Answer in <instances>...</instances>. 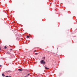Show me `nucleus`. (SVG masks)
I'll return each instance as SVG.
<instances>
[{
	"label": "nucleus",
	"mask_w": 77,
	"mask_h": 77,
	"mask_svg": "<svg viewBox=\"0 0 77 77\" xmlns=\"http://www.w3.org/2000/svg\"><path fill=\"white\" fill-rule=\"evenodd\" d=\"M41 64H44V65H45V62L44 61V60H42L41 61Z\"/></svg>",
	"instance_id": "f257e3e1"
},
{
	"label": "nucleus",
	"mask_w": 77,
	"mask_h": 77,
	"mask_svg": "<svg viewBox=\"0 0 77 77\" xmlns=\"http://www.w3.org/2000/svg\"><path fill=\"white\" fill-rule=\"evenodd\" d=\"M18 71H23V70L21 69H18Z\"/></svg>",
	"instance_id": "f03ea898"
},
{
	"label": "nucleus",
	"mask_w": 77,
	"mask_h": 77,
	"mask_svg": "<svg viewBox=\"0 0 77 77\" xmlns=\"http://www.w3.org/2000/svg\"><path fill=\"white\" fill-rule=\"evenodd\" d=\"M6 72H12V71H10V70H9V71H7Z\"/></svg>",
	"instance_id": "7ed1b4c3"
},
{
	"label": "nucleus",
	"mask_w": 77,
	"mask_h": 77,
	"mask_svg": "<svg viewBox=\"0 0 77 77\" xmlns=\"http://www.w3.org/2000/svg\"><path fill=\"white\" fill-rule=\"evenodd\" d=\"M2 75L3 77H5V75H4V73L2 74Z\"/></svg>",
	"instance_id": "20e7f679"
},
{
	"label": "nucleus",
	"mask_w": 77,
	"mask_h": 77,
	"mask_svg": "<svg viewBox=\"0 0 77 77\" xmlns=\"http://www.w3.org/2000/svg\"><path fill=\"white\" fill-rule=\"evenodd\" d=\"M26 38H30V36H29V35H27L26 36Z\"/></svg>",
	"instance_id": "39448f33"
},
{
	"label": "nucleus",
	"mask_w": 77,
	"mask_h": 77,
	"mask_svg": "<svg viewBox=\"0 0 77 77\" xmlns=\"http://www.w3.org/2000/svg\"><path fill=\"white\" fill-rule=\"evenodd\" d=\"M45 68L46 69H49V68H48L46 67H45Z\"/></svg>",
	"instance_id": "423d86ee"
},
{
	"label": "nucleus",
	"mask_w": 77,
	"mask_h": 77,
	"mask_svg": "<svg viewBox=\"0 0 77 77\" xmlns=\"http://www.w3.org/2000/svg\"><path fill=\"white\" fill-rule=\"evenodd\" d=\"M45 57H44L43 58V59H44V60H45Z\"/></svg>",
	"instance_id": "0eeeda50"
},
{
	"label": "nucleus",
	"mask_w": 77,
	"mask_h": 77,
	"mask_svg": "<svg viewBox=\"0 0 77 77\" xmlns=\"http://www.w3.org/2000/svg\"><path fill=\"white\" fill-rule=\"evenodd\" d=\"M38 54V53H35V55H37Z\"/></svg>",
	"instance_id": "6e6552de"
},
{
	"label": "nucleus",
	"mask_w": 77,
	"mask_h": 77,
	"mask_svg": "<svg viewBox=\"0 0 77 77\" xmlns=\"http://www.w3.org/2000/svg\"><path fill=\"white\" fill-rule=\"evenodd\" d=\"M6 48H7V47L6 46H5V49H6Z\"/></svg>",
	"instance_id": "1a4fd4ad"
},
{
	"label": "nucleus",
	"mask_w": 77,
	"mask_h": 77,
	"mask_svg": "<svg viewBox=\"0 0 77 77\" xmlns=\"http://www.w3.org/2000/svg\"><path fill=\"white\" fill-rule=\"evenodd\" d=\"M30 75V73H29L28 75Z\"/></svg>",
	"instance_id": "9d476101"
},
{
	"label": "nucleus",
	"mask_w": 77,
	"mask_h": 77,
	"mask_svg": "<svg viewBox=\"0 0 77 77\" xmlns=\"http://www.w3.org/2000/svg\"><path fill=\"white\" fill-rule=\"evenodd\" d=\"M5 77H9V76H6Z\"/></svg>",
	"instance_id": "9b49d317"
},
{
	"label": "nucleus",
	"mask_w": 77,
	"mask_h": 77,
	"mask_svg": "<svg viewBox=\"0 0 77 77\" xmlns=\"http://www.w3.org/2000/svg\"><path fill=\"white\" fill-rule=\"evenodd\" d=\"M2 66V65H0V67H1Z\"/></svg>",
	"instance_id": "f8f14e48"
},
{
	"label": "nucleus",
	"mask_w": 77,
	"mask_h": 77,
	"mask_svg": "<svg viewBox=\"0 0 77 77\" xmlns=\"http://www.w3.org/2000/svg\"><path fill=\"white\" fill-rule=\"evenodd\" d=\"M27 73H29V72H27Z\"/></svg>",
	"instance_id": "ddd939ff"
},
{
	"label": "nucleus",
	"mask_w": 77,
	"mask_h": 77,
	"mask_svg": "<svg viewBox=\"0 0 77 77\" xmlns=\"http://www.w3.org/2000/svg\"><path fill=\"white\" fill-rule=\"evenodd\" d=\"M7 53H8V54H9V53L8 52Z\"/></svg>",
	"instance_id": "4468645a"
},
{
	"label": "nucleus",
	"mask_w": 77,
	"mask_h": 77,
	"mask_svg": "<svg viewBox=\"0 0 77 77\" xmlns=\"http://www.w3.org/2000/svg\"><path fill=\"white\" fill-rule=\"evenodd\" d=\"M36 51V50L34 51V52Z\"/></svg>",
	"instance_id": "2eb2a0df"
},
{
	"label": "nucleus",
	"mask_w": 77,
	"mask_h": 77,
	"mask_svg": "<svg viewBox=\"0 0 77 77\" xmlns=\"http://www.w3.org/2000/svg\"><path fill=\"white\" fill-rule=\"evenodd\" d=\"M11 50H12V49H11Z\"/></svg>",
	"instance_id": "dca6fc26"
},
{
	"label": "nucleus",
	"mask_w": 77,
	"mask_h": 77,
	"mask_svg": "<svg viewBox=\"0 0 77 77\" xmlns=\"http://www.w3.org/2000/svg\"><path fill=\"white\" fill-rule=\"evenodd\" d=\"M25 77H27V76H25Z\"/></svg>",
	"instance_id": "f3484780"
}]
</instances>
